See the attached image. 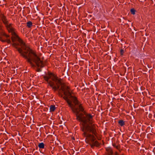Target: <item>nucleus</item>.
<instances>
[{
	"label": "nucleus",
	"instance_id": "2eb2a0df",
	"mask_svg": "<svg viewBox=\"0 0 155 155\" xmlns=\"http://www.w3.org/2000/svg\"><path fill=\"white\" fill-rule=\"evenodd\" d=\"M38 146L40 148L44 149L45 147V144L42 142L41 143H39Z\"/></svg>",
	"mask_w": 155,
	"mask_h": 155
},
{
	"label": "nucleus",
	"instance_id": "6e6552de",
	"mask_svg": "<svg viewBox=\"0 0 155 155\" xmlns=\"http://www.w3.org/2000/svg\"><path fill=\"white\" fill-rule=\"evenodd\" d=\"M12 35L11 39L12 42H15L17 40L19 43L20 44V45L24 42L15 33H13V34Z\"/></svg>",
	"mask_w": 155,
	"mask_h": 155
},
{
	"label": "nucleus",
	"instance_id": "b1692460",
	"mask_svg": "<svg viewBox=\"0 0 155 155\" xmlns=\"http://www.w3.org/2000/svg\"><path fill=\"white\" fill-rule=\"evenodd\" d=\"M5 40L6 41V42H7L8 44H10L11 43V40L9 39H7Z\"/></svg>",
	"mask_w": 155,
	"mask_h": 155
},
{
	"label": "nucleus",
	"instance_id": "ddd939ff",
	"mask_svg": "<svg viewBox=\"0 0 155 155\" xmlns=\"http://www.w3.org/2000/svg\"><path fill=\"white\" fill-rule=\"evenodd\" d=\"M20 44L19 43H18L16 42H13V44H12V46L15 48L16 49L17 51H18V49L19 48H21V47H18V46H20Z\"/></svg>",
	"mask_w": 155,
	"mask_h": 155
},
{
	"label": "nucleus",
	"instance_id": "473e14b6",
	"mask_svg": "<svg viewBox=\"0 0 155 155\" xmlns=\"http://www.w3.org/2000/svg\"><path fill=\"white\" fill-rule=\"evenodd\" d=\"M117 153H116V155H117Z\"/></svg>",
	"mask_w": 155,
	"mask_h": 155
},
{
	"label": "nucleus",
	"instance_id": "a878e982",
	"mask_svg": "<svg viewBox=\"0 0 155 155\" xmlns=\"http://www.w3.org/2000/svg\"><path fill=\"white\" fill-rule=\"evenodd\" d=\"M144 151L143 150H140V152L141 153H143Z\"/></svg>",
	"mask_w": 155,
	"mask_h": 155
},
{
	"label": "nucleus",
	"instance_id": "4468645a",
	"mask_svg": "<svg viewBox=\"0 0 155 155\" xmlns=\"http://www.w3.org/2000/svg\"><path fill=\"white\" fill-rule=\"evenodd\" d=\"M56 107L54 105H51L50 106V112H53L54 111Z\"/></svg>",
	"mask_w": 155,
	"mask_h": 155
},
{
	"label": "nucleus",
	"instance_id": "72a5a7b5",
	"mask_svg": "<svg viewBox=\"0 0 155 155\" xmlns=\"http://www.w3.org/2000/svg\"><path fill=\"white\" fill-rule=\"evenodd\" d=\"M123 18H124V19H125V18H124V17Z\"/></svg>",
	"mask_w": 155,
	"mask_h": 155
},
{
	"label": "nucleus",
	"instance_id": "f257e3e1",
	"mask_svg": "<svg viewBox=\"0 0 155 155\" xmlns=\"http://www.w3.org/2000/svg\"><path fill=\"white\" fill-rule=\"evenodd\" d=\"M21 48H19L18 52L20 55L26 60L32 67L37 66L41 68L44 67L45 65L42 60L38 56L36 52L26 45L25 42L20 45Z\"/></svg>",
	"mask_w": 155,
	"mask_h": 155
},
{
	"label": "nucleus",
	"instance_id": "f3484780",
	"mask_svg": "<svg viewBox=\"0 0 155 155\" xmlns=\"http://www.w3.org/2000/svg\"><path fill=\"white\" fill-rule=\"evenodd\" d=\"M118 124L121 126H123L124 125L125 123L123 120H120L118 121Z\"/></svg>",
	"mask_w": 155,
	"mask_h": 155
},
{
	"label": "nucleus",
	"instance_id": "c85d7f7f",
	"mask_svg": "<svg viewBox=\"0 0 155 155\" xmlns=\"http://www.w3.org/2000/svg\"><path fill=\"white\" fill-rule=\"evenodd\" d=\"M2 15H4L2 13H1V14H0V17H1V16H2Z\"/></svg>",
	"mask_w": 155,
	"mask_h": 155
},
{
	"label": "nucleus",
	"instance_id": "39448f33",
	"mask_svg": "<svg viewBox=\"0 0 155 155\" xmlns=\"http://www.w3.org/2000/svg\"><path fill=\"white\" fill-rule=\"evenodd\" d=\"M55 77L58 76L56 75H55L49 71L48 72L47 75L43 76V78L45 81L47 82V83L48 84V85L49 86L52 88L55 85L54 82L53 81V79Z\"/></svg>",
	"mask_w": 155,
	"mask_h": 155
},
{
	"label": "nucleus",
	"instance_id": "f03ea898",
	"mask_svg": "<svg viewBox=\"0 0 155 155\" xmlns=\"http://www.w3.org/2000/svg\"><path fill=\"white\" fill-rule=\"evenodd\" d=\"M64 97V100L67 102L69 107L71 108L73 112L75 114L76 116V119L79 121L81 122L80 124L81 129H82V127L85 128L87 126H90L89 124H87L85 119H83V117L84 116V114L82 113L79 114L80 111L82 112L84 111V108L82 106V104H80L79 101L78 104L75 105L74 104H72V101L69 100L66 97Z\"/></svg>",
	"mask_w": 155,
	"mask_h": 155
},
{
	"label": "nucleus",
	"instance_id": "4be33fe9",
	"mask_svg": "<svg viewBox=\"0 0 155 155\" xmlns=\"http://www.w3.org/2000/svg\"><path fill=\"white\" fill-rule=\"evenodd\" d=\"M120 54L121 55H123V54L124 52V50L123 49H121L120 50Z\"/></svg>",
	"mask_w": 155,
	"mask_h": 155
},
{
	"label": "nucleus",
	"instance_id": "412c9836",
	"mask_svg": "<svg viewBox=\"0 0 155 155\" xmlns=\"http://www.w3.org/2000/svg\"><path fill=\"white\" fill-rule=\"evenodd\" d=\"M12 24H10L8 25V24L5 25L6 27L8 29V28H12Z\"/></svg>",
	"mask_w": 155,
	"mask_h": 155
},
{
	"label": "nucleus",
	"instance_id": "c756f323",
	"mask_svg": "<svg viewBox=\"0 0 155 155\" xmlns=\"http://www.w3.org/2000/svg\"><path fill=\"white\" fill-rule=\"evenodd\" d=\"M35 150V149H33V150H32V153H33V152Z\"/></svg>",
	"mask_w": 155,
	"mask_h": 155
},
{
	"label": "nucleus",
	"instance_id": "2f4dec72",
	"mask_svg": "<svg viewBox=\"0 0 155 155\" xmlns=\"http://www.w3.org/2000/svg\"><path fill=\"white\" fill-rule=\"evenodd\" d=\"M73 139L74 140H75V139L74 137L73 138Z\"/></svg>",
	"mask_w": 155,
	"mask_h": 155
},
{
	"label": "nucleus",
	"instance_id": "9d476101",
	"mask_svg": "<svg viewBox=\"0 0 155 155\" xmlns=\"http://www.w3.org/2000/svg\"><path fill=\"white\" fill-rule=\"evenodd\" d=\"M6 36V33L3 30L0 33V41L2 42H5L6 41L2 39V37Z\"/></svg>",
	"mask_w": 155,
	"mask_h": 155
},
{
	"label": "nucleus",
	"instance_id": "0eeeda50",
	"mask_svg": "<svg viewBox=\"0 0 155 155\" xmlns=\"http://www.w3.org/2000/svg\"><path fill=\"white\" fill-rule=\"evenodd\" d=\"M84 115L85 116L83 117V119H85L86 121L87 124H89L90 125H93V116L90 114L87 113L86 111L84 110L83 112Z\"/></svg>",
	"mask_w": 155,
	"mask_h": 155
},
{
	"label": "nucleus",
	"instance_id": "aec40b11",
	"mask_svg": "<svg viewBox=\"0 0 155 155\" xmlns=\"http://www.w3.org/2000/svg\"><path fill=\"white\" fill-rule=\"evenodd\" d=\"M130 12L132 14L134 15L135 14L136 10L134 8H132L130 9Z\"/></svg>",
	"mask_w": 155,
	"mask_h": 155
},
{
	"label": "nucleus",
	"instance_id": "6ab92c4d",
	"mask_svg": "<svg viewBox=\"0 0 155 155\" xmlns=\"http://www.w3.org/2000/svg\"><path fill=\"white\" fill-rule=\"evenodd\" d=\"M9 30H8V31L9 32H10L12 33V35L13 34V33H15L14 32V28H8Z\"/></svg>",
	"mask_w": 155,
	"mask_h": 155
},
{
	"label": "nucleus",
	"instance_id": "393cba45",
	"mask_svg": "<svg viewBox=\"0 0 155 155\" xmlns=\"http://www.w3.org/2000/svg\"><path fill=\"white\" fill-rule=\"evenodd\" d=\"M36 71L37 72H40L41 71V69L40 68H38Z\"/></svg>",
	"mask_w": 155,
	"mask_h": 155
},
{
	"label": "nucleus",
	"instance_id": "cd10ccee",
	"mask_svg": "<svg viewBox=\"0 0 155 155\" xmlns=\"http://www.w3.org/2000/svg\"><path fill=\"white\" fill-rule=\"evenodd\" d=\"M3 30L2 29V28H0V33Z\"/></svg>",
	"mask_w": 155,
	"mask_h": 155
},
{
	"label": "nucleus",
	"instance_id": "423d86ee",
	"mask_svg": "<svg viewBox=\"0 0 155 155\" xmlns=\"http://www.w3.org/2000/svg\"><path fill=\"white\" fill-rule=\"evenodd\" d=\"M53 81L55 82L56 86L54 85L52 89L54 92L57 90H58V91H60V86L61 85H62V79L61 78H59L58 77H55L53 79Z\"/></svg>",
	"mask_w": 155,
	"mask_h": 155
},
{
	"label": "nucleus",
	"instance_id": "7c9ffc66",
	"mask_svg": "<svg viewBox=\"0 0 155 155\" xmlns=\"http://www.w3.org/2000/svg\"><path fill=\"white\" fill-rule=\"evenodd\" d=\"M2 27V25L0 24V28H1Z\"/></svg>",
	"mask_w": 155,
	"mask_h": 155
},
{
	"label": "nucleus",
	"instance_id": "7ed1b4c3",
	"mask_svg": "<svg viewBox=\"0 0 155 155\" xmlns=\"http://www.w3.org/2000/svg\"><path fill=\"white\" fill-rule=\"evenodd\" d=\"M81 130L83 132L82 135L86 137V142L87 143H94L96 138L94 136H97V133L96 129L95 124L87 126L86 127H82Z\"/></svg>",
	"mask_w": 155,
	"mask_h": 155
},
{
	"label": "nucleus",
	"instance_id": "9b49d317",
	"mask_svg": "<svg viewBox=\"0 0 155 155\" xmlns=\"http://www.w3.org/2000/svg\"><path fill=\"white\" fill-rule=\"evenodd\" d=\"M106 151L108 153H105V155H112L113 154V151L112 149L110 147H108L106 149Z\"/></svg>",
	"mask_w": 155,
	"mask_h": 155
},
{
	"label": "nucleus",
	"instance_id": "5701e85b",
	"mask_svg": "<svg viewBox=\"0 0 155 155\" xmlns=\"http://www.w3.org/2000/svg\"><path fill=\"white\" fill-rule=\"evenodd\" d=\"M58 95L59 96L61 97H63V95L61 94V93L60 92V91H58Z\"/></svg>",
	"mask_w": 155,
	"mask_h": 155
},
{
	"label": "nucleus",
	"instance_id": "20e7f679",
	"mask_svg": "<svg viewBox=\"0 0 155 155\" xmlns=\"http://www.w3.org/2000/svg\"><path fill=\"white\" fill-rule=\"evenodd\" d=\"M62 85H61V87L59 91H61L63 92L64 94L65 95V96L63 97V98L64 100V97H67L68 99L72 101L75 105L78 104L79 101L76 97L72 95L70 91V87L69 86L66 85L62 81Z\"/></svg>",
	"mask_w": 155,
	"mask_h": 155
},
{
	"label": "nucleus",
	"instance_id": "f8f14e48",
	"mask_svg": "<svg viewBox=\"0 0 155 155\" xmlns=\"http://www.w3.org/2000/svg\"><path fill=\"white\" fill-rule=\"evenodd\" d=\"M2 20L3 23L5 25H6L8 24V21L7 20L6 16L4 15H2V16H1Z\"/></svg>",
	"mask_w": 155,
	"mask_h": 155
},
{
	"label": "nucleus",
	"instance_id": "1a4fd4ad",
	"mask_svg": "<svg viewBox=\"0 0 155 155\" xmlns=\"http://www.w3.org/2000/svg\"><path fill=\"white\" fill-rule=\"evenodd\" d=\"M89 144L91 146V147L92 148H94V146L98 147L100 145V144L99 143V142L97 140H96L94 143H89Z\"/></svg>",
	"mask_w": 155,
	"mask_h": 155
},
{
	"label": "nucleus",
	"instance_id": "bb28decb",
	"mask_svg": "<svg viewBox=\"0 0 155 155\" xmlns=\"http://www.w3.org/2000/svg\"><path fill=\"white\" fill-rule=\"evenodd\" d=\"M5 36L7 38H9V37L10 36L9 35H7L6 34V36Z\"/></svg>",
	"mask_w": 155,
	"mask_h": 155
},
{
	"label": "nucleus",
	"instance_id": "dca6fc26",
	"mask_svg": "<svg viewBox=\"0 0 155 155\" xmlns=\"http://www.w3.org/2000/svg\"><path fill=\"white\" fill-rule=\"evenodd\" d=\"M32 23L31 21H28L27 23V27L28 28H31L32 26Z\"/></svg>",
	"mask_w": 155,
	"mask_h": 155
},
{
	"label": "nucleus",
	"instance_id": "a211bd4d",
	"mask_svg": "<svg viewBox=\"0 0 155 155\" xmlns=\"http://www.w3.org/2000/svg\"><path fill=\"white\" fill-rule=\"evenodd\" d=\"M113 146L116 148L118 150H119L120 148V146L119 145H116L115 143H113L112 144Z\"/></svg>",
	"mask_w": 155,
	"mask_h": 155
}]
</instances>
